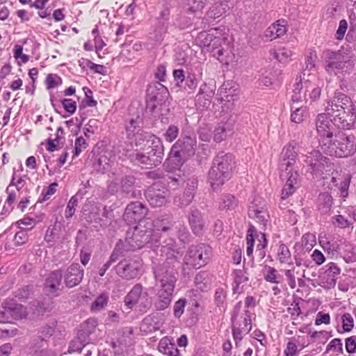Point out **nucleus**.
<instances>
[{
	"mask_svg": "<svg viewBox=\"0 0 356 356\" xmlns=\"http://www.w3.org/2000/svg\"><path fill=\"white\" fill-rule=\"evenodd\" d=\"M233 278L232 291L234 294H240L243 291V287L247 284L249 278L245 269H236L232 271Z\"/></svg>",
	"mask_w": 356,
	"mask_h": 356,
	"instance_id": "obj_26",
	"label": "nucleus"
},
{
	"mask_svg": "<svg viewBox=\"0 0 356 356\" xmlns=\"http://www.w3.org/2000/svg\"><path fill=\"white\" fill-rule=\"evenodd\" d=\"M159 236L154 233L151 227L144 222H139L132 232L128 231L126 237V250L134 251L147 245L151 248H154V251L157 255L161 256L160 249L163 242L168 238L164 239L161 243H159ZM170 238H168L169 239Z\"/></svg>",
	"mask_w": 356,
	"mask_h": 356,
	"instance_id": "obj_4",
	"label": "nucleus"
},
{
	"mask_svg": "<svg viewBox=\"0 0 356 356\" xmlns=\"http://www.w3.org/2000/svg\"><path fill=\"white\" fill-rule=\"evenodd\" d=\"M322 151L326 154L339 158L351 156L356 152L355 138L344 133L335 134L332 141L324 147Z\"/></svg>",
	"mask_w": 356,
	"mask_h": 356,
	"instance_id": "obj_9",
	"label": "nucleus"
},
{
	"mask_svg": "<svg viewBox=\"0 0 356 356\" xmlns=\"http://www.w3.org/2000/svg\"><path fill=\"white\" fill-rule=\"evenodd\" d=\"M327 113H320L316 120L317 137L322 150L332 141L334 138L336 126L332 120L327 117Z\"/></svg>",
	"mask_w": 356,
	"mask_h": 356,
	"instance_id": "obj_12",
	"label": "nucleus"
},
{
	"mask_svg": "<svg viewBox=\"0 0 356 356\" xmlns=\"http://www.w3.org/2000/svg\"><path fill=\"white\" fill-rule=\"evenodd\" d=\"M147 201L152 207H161L170 202V191L161 181L149 186L145 192Z\"/></svg>",
	"mask_w": 356,
	"mask_h": 356,
	"instance_id": "obj_11",
	"label": "nucleus"
},
{
	"mask_svg": "<svg viewBox=\"0 0 356 356\" xmlns=\"http://www.w3.org/2000/svg\"><path fill=\"white\" fill-rule=\"evenodd\" d=\"M198 39L201 44L207 48V50L213 53L218 60L222 62L221 57L223 56L225 48H228V34L225 29L216 28L209 30L208 32H201Z\"/></svg>",
	"mask_w": 356,
	"mask_h": 356,
	"instance_id": "obj_8",
	"label": "nucleus"
},
{
	"mask_svg": "<svg viewBox=\"0 0 356 356\" xmlns=\"http://www.w3.org/2000/svg\"><path fill=\"white\" fill-rule=\"evenodd\" d=\"M229 9V6L227 3V0L217 1L210 7L207 13L205 19L208 22H211L216 19L223 17Z\"/></svg>",
	"mask_w": 356,
	"mask_h": 356,
	"instance_id": "obj_25",
	"label": "nucleus"
},
{
	"mask_svg": "<svg viewBox=\"0 0 356 356\" xmlns=\"http://www.w3.org/2000/svg\"><path fill=\"white\" fill-rule=\"evenodd\" d=\"M220 93L222 95V99L225 97L228 102H230L229 97H232V100L234 101V97L237 96L238 88H234V86H231L229 83H224L220 88Z\"/></svg>",
	"mask_w": 356,
	"mask_h": 356,
	"instance_id": "obj_47",
	"label": "nucleus"
},
{
	"mask_svg": "<svg viewBox=\"0 0 356 356\" xmlns=\"http://www.w3.org/2000/svg\"><path fill=\"white\" fill-rule=\"evenodd\" d=\"M214 276L207 270H201L195 277V284L202 291H206L211 289Z\"/></svg>",
	"mask_w": 356,
	"mask_h": 356,
	"instance_id": "obj_30",
	"label": "nucleus"
},
{
	"mask_svg": "<svg viewBox=\"0 0 356 356\" xmlns=\"http://www.w3.org/2000/svg\"><path fill=\"white\" fill-rule=\"evenodd\" d=\"M305 94L304 101L305 103L312 104L319 99L321 94V87L318 84L309 81L307 86H305Z\"/></svg>",
	"mask_w": 356,
	"mask_h": 356,
	"instance_id": "obj_34",
	"label": "nucleus"
},
{
	"mask_svg": "<svg viewBox=\"0 0 356 356\" xmlns=\"http://www.w3.org/2000/svg\"><path fill=\"white\" fill-rule=\"evenodd\" d=\"M143 261L140 258H128L120 261L115 266L116 273L123 279L130 280L140 276Z\"/></svg>",
	"mask_w": 356,
	"mask_h": 356,
	"instance_id": "obj_14",
	"label": "nucleus"
},
{
	"mask_svg": "<svg viewBox=\"0 0 356 356\" xmlns=\"http://www.w3.org/2000/svg\"><path fill=\"white\" fill-rule=\"evenodd\" d=\"M325 273L335 282L334 277L341 273V268L334 262H330L325 266Z\"/></svg>",
	"mask_w": 356,
	"mask_h": 356,
	"instance_id": "obj_58",
	"label": "nucleus"
},
{
	"mask_svg": "<svg viewBox=\"0 0 356 356\" xmlns=\"http://www.w3.org/2000/svg\"><path fill=\"white\" fill-rule=\"evenodd\" d=\"M213 257L212 248L206 243L192 245L184 257V265L198 269L207 265Z\"/></svg>",
	"mask_w": 356,
	"mask_h": 356,
	"instance_id": "obj_10",
	"label": "nucleus"
},
{
	"mask_svg": "<svg viewBox=\"0 0 356 356\" xmlns=\"http://www.w3.org/2000/svg\"><path fill=\"white\" fill-rule=\"evenodd\" d=\"M325 111L338 128L350 129L353 127L356 120V106L346 94L336 90L327 101Z\"/></svg>",
	"mask_w": 356,
	"mask_h": 356,
	"instance_id": "obj_3",
	"label": "nucleus"
},
{
	"mask_svg": "<svg viewBox=\"0 0 356 356\" xmlns=\"http://www.w3.org/2000/svg\"><path fill=\"white\" fill-rule=\"evenodd\" d=\"M248 216L250 218L254 219L258 223L263 227H266L269 220L270 216L268 211L266 204L260 203L257 204L252 203L248 209Z\"/></svg>",
	"mask_w": 356,
	"mask_h": 356,
	"instance_id": "obj_23",
	"label": "nucleus"
},
{
	"mask_svg": "<svg viewBox=\"0 0 356 356\" xmlns=\"http://www.w3.org/2000/svg\"><path fill=\"white\" fill-rule=\"evenodd\" d=\"M154 21L153 27L155 40L157 42L162 41L168 32L170 22L168 20L159 19L157 18H155Z\"/></svg>",
	"mask_w": 356,
	"mask_h": 356,
	"instance_id": "obj_37",
	"label": "nucleus"
},
{
	"mask_svg": "<svg viewBox=\"0 0 356 356\" xmlns=\"http://www.w3.org/2000/svg\"><path fill=\"white\" fill-rule=\"evenodd\" d=\"M175 222L172 215L162 214L156 218L152 222H147L149 227L153 229L154 233L162 232L163 233L170 232L173 230Z\"/></svg>",
	"mask_w": 356,
	"mask_h": 356,
	"instance_id": "obj_19",
	"label": "nucleus"
},
{
	"mask_svg": "<svg viewBox=\"0 0 356 356\" xmlns=\"http://www.w3.org/2000/svg\"><path fill=\"white\" fill-rule=\"evenodd\" d=\"M135 184V177L132 175H126L121 180V190L122 192L129 195L133 193V189Z\"/></svg>",
	"mask_w": 356,
	"mask_h": 356,
	"instance_id": "obj_51",
	"label": "nucleus"
},
{
	"mask_svg": "<svg viewBox=\"0 0 356 356\" xmlns=\"http://www.w3.org/2000/svg\"><path fill=\"white\" fill-rule=\"evenodd\" d=\"M291 120L296 124L302 122L307 115V109L306 106L296 107L292 103L291 106Z\"/></svg>",
	"mask_w": 356,
	"mask_h": 356,
	"instance_id": "obj_42",
	"label": "nucleus"
},
{
	"mask_svg": "<svg viewBox=\"0 0 356 356\" xmlns=\"http://www.w3.org/2000/svg\"><path fill=\"white\" fill-rule=\"evenodd\" d=\"M332 197L327 193H321L317 200L318 208L322 214H327L330 212L332 206Z\"/></svg>",
	"mask_w": 356,
	"mask_h": 356,
	"instance_id": "obj_39",
	"label": "nucleus"
},
{
	"mask_svg": "<svg viewBox=\"0 0 356 356\" xmlns=\"http://www.w3.org/2000/svg\"><path fill=\"white\" fill-rule=\"evenodd\" d=\"M78 196L79 194L76 193L75 195H73L67 202L65 210V217L66 219H70L74 216L78 205Z\"/></svg>",
	"mask_w": 356,
	"mask_h": 356,
	"instance_id": "obj_54",
	"label": "nucleus"
},
{
	"mask_svg": "<svg viewBox=\"0 0 356 356\" xmlns=\"http://www.w3.org/2000/svg\"><path fill=\"white\" fill-rule=\"evenodd\" d=\"M179 129L177 125L170 124L165 132L163 134V137L165 141L168 143L173 142L179 136Z\"/></svg>",
	"mask_w": 356,
	"mask_h": 356,
	"instance_id": "obj_56",
	"label": "nucleus"
},
{
	"mask_svg": "<svg viewBox=\"0 0 356 356\" xmlns=\"http://www.w3.org/2000/svg\"><path fill=\"white\" fill-rule=\"evenodd\" d=\"M188 222L195 234L198 235L202 232L205 222L199 209L196 208L191 209V211L188 214Z\"/></svg>",
	"mask_w": 356,
	"mask_h": 356,
	"instance_id": "obj_27",
	"label": "nucleus"
},
{
	"mask_svg": "<svg viewBox=\"0 0 356 356\" xmlns=\"http://www.w3.org/2000/svg\"><path fill=\"white\" fill-rule=\"evenodd\" d=\"M318 241L322 248L328 254H333L337 251L338 248L337 243L326 236V235L322 236L321 234L318 237Z\"/></svg>",
	"mask_w": 356,
	"mask_h": 356,
	"instance_id": "obj_43",
	"label": "nucleus"
},
{
	"mask_svg": "<svg viewBox=\"0 0 356 356\" xmlns=\"http://www.w3.org/2000/svg\"><path fill=\"white\" fill-rule=\"evenodd\" d=\"M88 146V143L86 140L82 137H78L75 140L74 143V149L73 154V158H75L81 153V152L85 149Z\"/></svg>",
	"mask_w": 356,
	"mask_h": 356,
	"instance_id": "obj_61",
	"label": "nucleus"
},
{
	"mask_svg": "<svg viewBox=\"0 0 356 356\" xmlns=\"http://www.w3.org/2000/svg\"><path fill=\"white\" fill-rule=\"evenodd\" d=\"M238 206V200L233 195L222 194L218 200V209L220 211H232Z\"/></svg>",
	"mask_w": 356,
	"mask_h": 356,
	"instance_id": "obj_36",
	"label": "nucleus"
},
{
	"mask_svg": "<svg viewBox=\"0 0 356 356\" xmlns=\"http://www.w3.org/2000/svg\"><path fill=\"white\" fill-rule=\"evenodd\" d=\"M108 302V295L107 293H102L92 302L91 310L93 312L100 311L107 305Z\"/></svg>",
	"mask_w": 356,
	"mask_h": 356,
	"instance_id": "obj_52",
	"label": "nucleus"
},
{
	"mask_svg": "<svg viewBox=\"0 0 356 356\" xmlns=\"http://www.w3.org/2000/svg\"><path fill=\"white\" fill-rule=\"evenodd\" d=\"M230 131L229 124L223 122L219 123L213 131L214 140L217 143L221 142Z\"/></svg>",
	"mask_w": 356,
	"mask_h": 356,
	"instance_id": "obj_44",
	"label": "nucleus"
},
{
	"mask_svg": "<svg viewBox=\"0 0 356 356\" xmlns=\"http://www.w3.org/2000/svg\"><path fill=\"white\" fill-rule=\"evenodd\" d=\"M207 86L206 83L202 84L199 90V92L197 95V100L200 101L202 98H204V106H207L210 104L211 99L214 95L213 90H207Z\"/></svg>",
	"mask_w": 356,
	"mask_h": 356,
	"instance_id": "obj_49",
	"label": "nucleus"
},
{
	"mask_svg": "<svg viewBox=\"0 0 356 356\" xmlns=\"http://www.w3.org/2000/svg\"><path fill=\"white\" fill-rule=\"evenodd\" d=\"M254 230L250 228L248 231L246 236L247 250L246 253L249 257H252L254 245V236L253 234Z\"/></svg>",
	"mask_w": 356,
	"mask_h": 356,
	"instance_id": "obj_60",
	"label": "nucleus"
},
{
	"mask_svg": "<svg viewBox=\"0 0 356 356\" xmlns=\"http://www.w3.org/2000/svg\"><path fill=\"white\" fill-rule=\"evenodd\" d=\"M287 22L279 19L271 24L265 31V36L270 40L283 36L287 31Z\"/></svg>",
	"mask_w": 356,
	"mask_h": 356,
	"instance_id": "obj_28",
	"label": "nucleus"
},
{
	"mask_svg": "<svg viewBox=\"0 0 356 356\" xmlns=\"http://www.w3.org/2000/svg\"><path fill=\"white\" fill-rule=\"evenodd\" d=\"M186 305V300L185 298H180L175 302L173 307V314L175 318H179L184 312L185 307Z\"/></svg>",
	"mask_w": 356,
	"mask_h": 356,
	"instance_id": "obj_59",
	"label": "nucleus"
},
{
	"mask_svg": "<svg viewBox=\"0 0 356 356\" xmlns=\"http://www.w3.org/2000/svg\"><path fill=\"white\" fill-rule=\"evenodd\" d=\"M158 350L160 353L168 356H180L179 350L172 338L169 337H163L158 345Z\"/></svg>",
	"mask_w": 356,
	"mask_h": 356,
	"instance_id": "obj_31",
	"label": "nucleus"
},
{
	"mask_svg": "<svg viewBox=\"0 0 356 356\" xmlns=\"http://www.w3.org/2000/svg\"><path fill=\"white\" fill-rule=\"evenodd\" d=\"M325 71L330 75L350 74L356 65L355 55L347 49L337 51L326 49L323 52Z\"/></svg>",
	"mask_w": 356,
	"mask_h": 356,
	"instance_id": "obj_5",
	"label": "nucleus"
},
{
	"mask_svg": "<svg viewBox=\"0 0 356 356\" xmlns=\"http://www.w3.org/2000/svg\"><path fill=\"white\" fill-rule=\"evenodd\" d=\"M206 1L207 0H181L186 11L191 13L202 10L206 5Z\"/></svg>",
	"mask_w": 356,
	"mask_h": 356,
	"instance_id": "obj_41",
	"label": "nucleus"
},
{
	"mask_svg": "<svg viewBox=\"0 0 356 356\" xmlns=\"http://www.w3.org/2000/svg\"><path fill=\"white\" fill-rule=\"evenodd\" d=\"M263 274L264 278L267 282L275 284H280L283 282V276L274 267L266 266Z\"/></svg>",
	"mask_w": 356,
	"mask_h": 356,
	"instance_id": "obj_38",
	"label": "nucleus"
},
{
	"mask_svg": "<svg viewBox=\"0 0 356 356\" xmlns=\"http://www.w3.org/2000/svg\"><path fill=\"white\" fill-rule=\"evenodd\" d=\"M241 326V323H238V321L232 322V335L236 347L239 346V343L243 339V334L245 333Z\"/></svg>",
	"mask_w": 356,
	"mask_h": 356,
	"instance_id": "obj_53",
	"label": "nucleus"
},
{
	"mask_svg": "<svg viewBox=\"0 0 356 356\" xmlns=\"http://www.w3.org/2000/svg\"><path fill=\"white\" fill-rule=\"evenodd\" d=\"M171 4L167 1H162L157 4L159 10L158 15L156 18L170 21Z\"/></svg>",
	"mask_w": 356,
	"mask_h": 356,
	"instance_id": "obj_45",
	"label": "nucleus"
},
{
	"mask_svg": "<svg viewBox=\"0 0 356 356\" xmlns=\"http://www.w3.org/2000/svg\"><path fill=\"white\" fill-rule=\"evenodd\" d=\"M63 278L61 270L51 271L46 278L44 289L48 295L58 296L60 293V286Z\"/></svg>",
	"mask_w": 356,
	"mask_h": 356,
	"instance_id": "obj_21",
	"label": "nucleus"
},
{
	"mask_svg": "<svg viewBox=\"0 0 356 356\" xmlns=\"http://www.w3.org/2000/svg\"><path fill=\"white\" fill-rule=\"evenodd\" d=\"M291 56L292 51L286 47H279L273 51V57L280 63L289 62Z\"/></svg>",
	"mask_w": 356,
	"mask_h": 356,
	"instance_id": "obj_46",
	"label": "nucleus"
},
{
	"mask_svg": "<svg viewBox=\"0 0 356 356\" xmlns=\"http://www.w3.org/2000/svg\"><path fill=\"white\" fill-rule=\"evenodd\" d=\"M341 327H337V330L339 334L350 332L354 326V319L350 313H344L341 316Z\"/></svg>",
	"mask_w": 356,
	"mask_h": 356,
	"instance_id": "obj_40",
	"label": "nucleus"
},
{
	"mask_svg": "<svg viewBox=\"0 0 356 356\" xmlns=\"http://www.w3.org/2000/svg\"><path fill=\"white\" fill-rule=\"evenodd\" d=\"M97 325V322L96 319L89 318L82 323L80 327L90 336V334L95 332Z\"/></svg>",
	"mask_w": 356,
	"mask_h": 356,
	"instance_id": "obj_62",
	"label": "nucleus"
},
{
	"mask_svg": "<svg viewBox=\"0 0 356 356\" xmlns=\"http://www.w3.org/2000/svg\"><path fill=\"white\" fill-rule=\"evenodd\" d=\"M234 166V157L232 154L225 152L217 154L208 174V180L213 191L219 189L232 178Z\"/></svg>",
	"mask_w": 356,
	"mask_h": 356,
	"instance_id": "obj_6",
	"label": "nucleus"
},
{
	"mask_svg": "<svg viewBox=\"0 0 356 356\" xmlns=\"http://www.w3.org/2000/svg\"><path fill=\"white\" fill-rule=\"evenodd\" d=\"M280 176L282 179H286L281 193V198L285 200L293 194L298 188L299 174L297 170L290 169V171H282Z\"/></svg>",
	"mask_w": 356,
	"mask_h": 356,
	"instance_id": "obj_18",
	"label": "nucleus"
},
{
	"mask_svg": "<svg viewBox=\"0 0 356 356\" xmlns=\"http://www.w3.org/2000/svg\"><path fill=\"white\" fill-rule=\"evenodd\" d=\"M148 213V208L140 202L129 203L124 211L123 218L129 224L136 222L147 224V220H143Z\"/></svg>",
	"mask_w": 356,
	"mask_h": 356,
	"instance_id": "obj_16",
	"label": "nucleus"
},
{
	"mask_svg": "<svg viewBox=\"0 0 356 356\" xmlns=\"http://www.w3.org/2000/svg\"><path fill=\"white\" fill-rule=\"evenodd\" d=\"M47 89H52L62 83V79L56 74H49L47 75L46 80Z\"/></svg>",
	"mask_w": 356,
	"mask_h": 356,
	"instance_id": "obj_63",
	"label": "nucleus"
},
{
	"mask_svg": "<svg viewBox=\"0 0 356 356\" xmlns=\"http://www.w3.org/2000/svg\"><path fill=\"white\" fill-rule=\"evenodd\" d=\"M125 305L129 309H132L135 306L142 307L143 309H147L151 305L148 293L143 291L141 284H135L131 290L124 297Z\"/></svg>",
	"mask_w": 356,
	"mask_h": 356,
	"instance_id": "obj_15",
	"label": "nucleus"
},
{
	"mask_svg": "<svg viewBox=\"0 0 356 356\" xmlns=\"http://www.w3.org/2000/svg\"><path fill=\"white\" fill-rule=\"evenodd\" d=\"M330 351L335 352L337 355L343 353L342 340L339 338L333 339L326 347V353Z\"/></svg>",
	"mask_w": 356,
	"mask_h": 356,
	"instance_id": "obj_55",
	"label": "nucleus"
},
{
	"mask_svg": "<svg viewBox=\"0 0 356 356\" xmlns=\"http://www.w3.org/2000/svg\"><path fill=\"white\" fill-rule=\"evenodd\" d=\"M307 83H309V80H302L301 76L296 79V82L293 84V88L291 97V101L293 104L304 101L305 96H306L305 86H307Z\"/></svg>",
	"mask_w": 356,
	"mask_h": 356,
	"instance_id": "obj_29",
	"label": "nucleus"
},
{
	"mask_svg": "<svg viewBox=\"0 0 356 356\" xmlns=\"http://www.w3.org/2000/svg\"><path fill=\"white\" fill-rule=\"evenodd\" d=\"M100 207L91 204H85L82 209L83 216L87 222L99 223L101 227L106 226V223L100 216Z\"/></svg>",
	"mask_w": 356,
	"mask_h": 356,
	"instance_id": "obj_24",
	"label": "nucleus"
},
{
	"mask_svg": "<svg viewBox=\"0 0 356 356\" xmlns=\"http://www.w3.org/2000/svg\"><path fill=\"white\" fill-rule=\"evenodd\" d=\"M298 144L296 141L292 140L284 147L281 152V163L280 168L281 171L293 170V166L296 162L298 157Z\"/></svg>",
	"mask_w": 356,
	"mask_h": 356,
	"instance_id": "obj_17",
	"label": "nucleus"
},
{
	"mask_svg": "<svg viewBox=\"0 0 356 356\" xmlns=\"http://www.w3.org/2000/svg\"><path fill=\"white\" fill-rule=\"evenodd\" d=\"M345 349L349 354L356 353V335H352L345 339Z\"/></svg>",
	"mask_w": 356,
	"mask_h": 356,
	"instance_id": "obj_64",
	"label": "nucleus"
},
{
	"mask_svg": "<svg viewBox=\"0 0 356 356\" xmlns=\"http://www.w3.org/2000/svg\"><path fill=\"white\" fill-rule=\"evenodd\" d=\"M3 309V311H1V323H10L8 319H5L6 314L10 315L13 319L23 318L26 316V311L22 305L12 304L10 307L6 305Z\"/></svg>",
	"mask_w": 356,
	"mask_h": 356,
	"instance_id": "obj_32",
	"label": "nucleus"
},
{
	"mask_svg": "<svg viewBox=\"0 0 356 356\" xmlns=\"http://www.w3.org/2000/svg\"><path fill=\"white\" fill-rule=\"evenodd\" d=\"M147 97L154 99L159 104H165L170 96L168 88L161 82L151 83L147 89Z\"/></svg>",
	"mask_w": 356,
	"mask_h": 356,
	"instance_id": "obj_22",
	"label": "nucleus"
},
{
	"mask_svg": "<svg viewBox=\"0 0 356 356\" xmlns=\"http://www.w3.org/2000/svg\"><path fill=\"white\" fill-rule=\"evenodd\" d=\"M57 186L58 184L54 182L51 184L49 186H47L46 188H44L38 199V202H42L48 200L50 198V197L56 193Z\"/></svg>",
	"mask_w": 356,
	"mask_h": 356,
	"instance_id": "obj_57",
	"label": "nucleus"
},
{
	"mask_svg": "<svg viewBox=\"0 0 356 356\" xmlns=\"http://www.w3.org/2000/svg\"><path fill=\"white\" fill-rule=\"evenodd\" d=\"M94 166L97 171L104 174L109 171L111 167V163L106 155H101L94 164Z\"/></svg>",
	"mask_w": 356,
	"mask_h": 356,
	"instance_id": "obj_48",
	"label": "nucleus"
},
{
	"mask_svg": "<svg viewBox=\"0 0 356 356\" xmlns=\"http://www.w3.org/2000/svg\"><path fill=\"white\" fill-rule=\"evenodd\" d=\"M160 251L161 257H163L165 261L157 264L153 262V273L157 287L154 307L158 311L165 309L172 302L177 281V268L182 257L181 249L178 248L175 238L165 241Z\"/></svg>",
	"mask_w": 356,
	"mask_h": 356,
	"instance_id": "obj_1",
	"label": "nucleus"
},
{
	"mask_svg": "<svg viewBox=\"0 0 356 356\" xmlns=\"http://www.w3.org/2000/svg\"><path fill=\"white\" fill-rule=\"evenodd\" d=\"M197 147L196 135L188 129H183L179 139L173 144L168 160L174 162L176 167L181 166L186 161L195 155Z\"/></svg>",
	"mask_w": 356,
	"mask_h": 356,
	"instance_id": "obj_7",
	"label": "nucleus"
},
{
	"mask_svg": "<svg viewBox=\"0 0 356 356\" xmlns=\"http://www.w3.org/2000/svg\"><path fill=\"white\" fill-rule=\"evenodd\" d=\"M304 161L309 168L311 173L316 177H321L332 168L330 160L323 156L318 150H313L305 155Z\"/></svg>",
	"mask_w": 356,
	"mask_h": 356,
	"instance_id": "obj_13",
	"label": "nucleus"
},
{
	"mask_svg": "<svg viewBox=\"0 0 356 356\" xmlns=\"http://www.w3.org/2000/svg\"><path fill=\"white\" fill-rule=\"evenodd\" d=\"M141 123L140 119L138 117L135 119H131L126 124L125 130L129 139H132L135 137L136 143L140 139V136L142 134L147 133L146 131H142Z\"/></svg>",
	"mask_w": 356,
	"mask_h": 356,
	"instance_id": "obj_33",
	"label": "nucleus"
},
{
	"mask_svg": "<svg viewBox=\"0 0 356 356\" xmlns=\"http://www.w3.org/2000/svg\"><path fill=\"white\" fill-rule=\"evenodd\" d=\"M331 222L334 227L341 229H345L353 225V220L343 215H336L332 217Z\"/></svg>",
	"mask_w": 356,
	"mask_h": 356,
	"instance_id": "obj_50",
	"label": "nucleus"
},
{
	"mask_svg": "<svg viewBox=\"0 0 356 356\" xmlns=\"http://www.w3.org/2000/svg\"><path fill=\"white\" fill-rule=\"evenodd\" d=\"M276 258L282 265H293L291 251L289 247L282 242H280L278 244Z\"/></svg>",
	"mask_w": 356,
	"mask_h": 356,
	"instance_id": "obj_35",
	"label": "nucleus"
},
{
	"mask_svg": "<svg viewBox=\"0 0 356 356\" xmlns=\"http://www.w3.org/2000/svg\"><path fill=\"white\" fill-rule=\"evenodd\" d=\"M144 145L143 151H131L122 147L119 149L131 162L136 165H145L147 168L156 167L162 163L164 147L162 140L152 133H144L136 142V146Z\"/></svg>",
	"mask_w": 356,
	"mask_h": 356,
	"instance_id": "obj_2",
	"label": "nucleus"
},
{
	"mask_svg": "<svg viewBox=\"0 0 356 356\" xmlns=\"http://www.w3.org/2000/svg\"><path fill=\"white\" fill-rule=\"evenodd\" d=\"M83 269L79 264H72L63 275L65 286L67 288L77 286L83 280Z\"/></svg>",
	"mask_w": 356,
	"mask_h": 356,
	"instance_id": "obj_20",
	"label": "nucleus"
}]
</instances>
